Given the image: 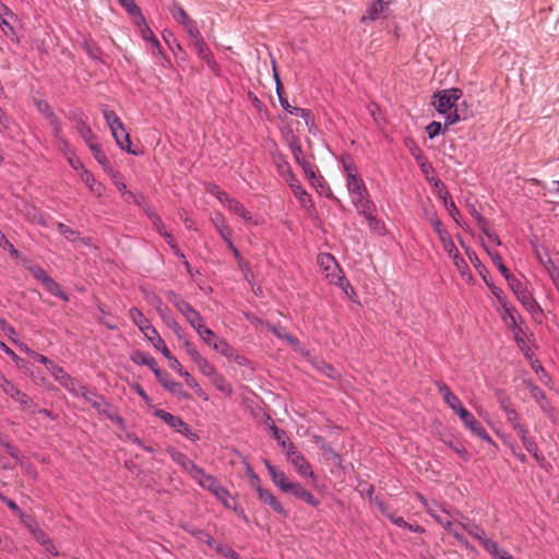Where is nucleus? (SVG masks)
Segmentation results:
<instances>
[{"label": "nucleus", "instance_id": "a878e982", "mask_svg": "<svg viewBox=\"0 0 559 559\" xmlns=\"http://www.w3.org/2000/svg\"><path fill=\"white\" fill-rule=\"evenodd\" d=\"M386 5L379 0H376L371 3V5L367 9L366 14L362 15L361 22L374 21L377 20L381 12L384 10Z\"/></svg>", "mask_w": 559, "mask_h": 559}, {"label": "nucleus", "instance_id": "cd10ccee", "mask_svg": "<svg viewBox=\"0 0 559 559\" xmlns=\"http://www.w3.org/2000/svg\"><path fill=\"white\" fill-rule=\"evenodd\" d=\"M82 181L90 188V190L96 194L102 193V185L98 183L94 175L87 169H83L80 174Z\"/></svg>", "mask_w": 559, "mask_h": 559}, {"label": "nucleus", "instance_id": "412c9836", "mask_svg": "<svg viewBox=\"0 0 559 559\" xmlns=\"http://www.w3.org/2000/svg\"><path fill=\"white\" fill-rule=\"evenodd\" d=\"M211 221L223 240L225 242L229 241V239H231L233 230L226 223L225 217L221 213H216Z\"/></svg>", "mask_w": 559, "mask_h": 559}, {"label": "nucleus", "instance_id": "de8ad7c7", "mask_svg": "<svg viewBox=\"0 0 559 559\" xmlns=\"http://www.w3.org/2000/svg\"><path fill=\"white\" fill-rule=\"evenodd\" d=\"M181 25L183 26V28L189 34V36L191 37L192 40L201 36V34L198 29V26H197V22L193 21L192 19H190L187 23L181 24Z\"/></svg>", "mask_w": 559, "mask_h": 559}, {"label": "nucleus", "instance_id": "39448f33", "mask_svg": "<svg viewBox=\"0 0 559 559\" xmlns=\"http://www.w3.org/2000/svg\"><path fill=\"white\" fill-rule=\"evenodd\" d=\"M129 317L144 336L152 343L155 349L162 353L164 348H167L164 340L159 336L156 329L150 324L148 320L138 308H131L129 310Z\"/></svg>", "mask_w": 559, "mask_h": 559}, {"label": "nucleus", "instance_id": "6e6552de", "mask_svg": "<svg viewBox=\"0 0 559 559\" xmlns=\"http://www.w3.org/2000/svg\"><path fill=\"white\" fill-rule=\"evenodd\" d=\"M287 457L301 477H314L310 463L299 451L296 450L294 444H289Z\"/></svg>", "mask_w": 559, "mask_h": 559}, {"label": "nucleus", "instance_id": "052dcab7", "mask_svg": "<svg viewBox=\"0 0 559 559\" xmlns=\"http://www.w3.org/2000/svg\"><path fill=\"white\" fill-rule=\"evenodd\" d=\"M185 347H186L187 354L191 357V359L194 362H197L202 357L201 354L199 353V350L195 348V346L192 343L186 342Z\"/></svg>", "mask_w": 559, "mask_h": 559}, {"label": "nucleus", "instance_id": "c03bdc74", "mask_svg": "<svg viewBox=\"0 0 559 559\" xmlns=\"http://www.w3.org/2000/svg\"><path fill=\"white\" fill-rule=\"evenodd\" d=\"M29 273L39 281L43 285L46 283V281L50 277L46 271L39 266H28Z\"/></svg>", "mask_w": 559, "mask_h": 559}, {"label": "nucleus", "instance_id": "c756f323", "mask_svg": "<svg viewBox=\"0 0 559 559\" xmlns=\"http://www.w3.org/2000/svg\"><path fill=\"white\" fill-rule=\"evenodd\" d=\"M484 548L492 556H495L497 559H512V556L501 549L498 544L491 539H488L485 542Z\"/></svg>", "mask_w": 559, "mask_h": 559}, {"label": "nucleus", "instance_id": "b1692460", "mask_svg": "<svg viewBox=\"0 0 559 559\" xmlns=\"http://www.w3.org/2000/svg\"><path fill=\"white\" fill-rule=\"evenodd\" d=\"M132 360L138 365H143V366L150 367L154 373H155V370H159L155 358L146 353L135 352L132 355Z\"/></svg>", "mask_w": 559, "mask_h": 559}, {"label": "nucleus", "instance_id": "c9c22d12", "mask_svg": "<svg viewBox=\"0 0 559 559\" xmlns=\"http://www.w3.org/2000/svg\"><path fill=\"white\" fill-rule=\"evenodd\" d=\"M195 365L198 366L199 370L206 376L207 378H211L215 372L216 369L213 365L209 362V360L204 357H201Z\"/></svg>", "mask_w": 559, "mask_h": 559}, {"label": "nucleus", "instance_id": "5fc2aeb1", "mask_svg": "<svg viewBox=\"0 0 559 559\" xmlns=\"http://www.w3.org/2000/svg\"><path fill=\"white\" fill-rule=\"evenodd\" d=\"M142 36L145 40L151 43L153 49L159 50V41L150 28L146 27L142 29Z\"/></svg>", "mask_w": 559, "mask_h": 559}, {"label": "nucleus", "instance_id": "603ef678", "mask_svg": "<svg viewBox=\"0 0 559 559\" xmlns=\"http://www.w3.org/2000/svg\"><path fill=\"white\" fill-rule=\"evenodd\" d=\"M289 180V185L293 189V192L294 194L300 200V201H304V199L308 195L307 192L302 189V187L300 186V183L295 179H288Z\"/></svg>", "mask_w": 559, "mask_h": 559}, {"label": "nucleus", "instance_id": "5701e85b", "mask_svg": "<svg viewBox=\"0 0 559 559\" xmlns=\"http://www.w3.org/2000/svg\"><path fill=\"white\" fill-rule=\"evenodd\" d=\"M78 392H71L74 395L82 396L84 400L90 402L96 409H99L103 403V399L97 396L94 392L90 391L86 386L78 382Z\"/></svg>", "mask_w": 559, "mask_h": 559}, {"label": "nucleus", "instance_id": "09e8293b", "mask_svg": "<svg viewBox=\"0 0 559 559\" xmlns=\"http://www.w3.org/2000/svg\"><path fill=\"white\" fill-rule=\"evenodd\" d=\"M198 334L211 347L213 346L214 340H218V337L214 334V332L206 326H204L202 330H200V332Z\"/></svg>", "mask_w": 559, "mask_h": 559}, {"label": "nucleus", "instance_id": "dca6fc26", "mask_svg": "<svg viewBox=\"0 0 559 559\" xmlns=\"http://www.w3.org/2000/svg\"><path fill=\"white\" fill-rule=\"evenodd\" d=\"M225 206H227L230 212L241 217L245 223L253 225L257 224V221L253 218L251 212H249L245 207V205L237 201L236 199L230 198L229 200H227Z\"/></svg>", "mask_w": 559, "mask_h": 559}, {"label": "nucleus", "instance_id": "0eeeda50", "mask_svg": "<svg viewBox=\"0 0 559 559\" xmlns=\"http://www.w3.org/2000/svg\"><path fill=\"white\" fill-rule=\"evenodd\" d=\"M457 416L463 423L464 427L468 429L474 436L480 438L481 440L488 443H493L491 437L487 433L481 424L466 408L461 409Z\"/></svg>", "mask_w": 559, "mask_h": 559}, {"label": "nucleus", "instance_id": "2eb2a0df", "mask_svg": "<svg viewBox=\"0 0 559 559\" xmlns=\"http://www.w3.org/2000/svg\"><path fill=\"white\" fill-rule=\"evenodd\" d=\"M1 388L2 390L4 391V393H7L8 395H10L12 399H14L16 402H19L21 405H24V406H29L32 404V399L25 394L24 392H22L21 390H19L12 382H10L9 380H3L1 382Z\"/></svg>", "mask_w": 559, "mask_h": 559}, {"label": "nucleus", "instance_id": "f8f14e48", "mask_svg": "<svg viewBox=\"0 0 559 559\" xmlns=\"http://www.w3.org/2000/svg\"><path fill=\"white\" fill-rule=\"evenodd\" d=\"M50 374L69 392H78V381L72 379L60 366L53 364L48 369Z\"/></svg>", "mask_w": 559, "mask_h": 559}, {"label": "nucleus", "instance_id": "4be33fe9", "mask_svg": "<svg viewBox=\"0 0 559 559\" xmlns=\"http://www.w3.org/2000/svg\"><path fill=\"white\" fill-rule=\"evenodd\" d=\"M201 487L207 489L213 493V491L221 485L212 475L207 474L203 468H201L198 474L192 477Z\"/></svg>", "mask_w": 559, "mask_h": 559}, {"label": "nucleus", "instance_id": "7c9ffc66", "mask_svg": "<svg viewBox=\"0 0 559 559\" xmlns=\"http://www.w3.org/2000/svg\"><path fill=\"white\" fill-rule=\"evenodd\" d=\"M212 348L228 358H233L235 355V349L222 338L214 340Z\"/></svg>", "mask_w": 559, "mask_h": 559}, {"label": "nucleus", "instance_id": "58836bf2", "mask_svg": "<svg viewBox=\"0 0 559 559\" xmlns=\"http://www.w3.org/2000/svg\"><path fill=\"white\" fill-rule=\"evenodd\" d=\"M57 228L59 233L70 241H75L79 238V233L76 230H73L62 223H57Z\"/></svg>", "mask_w": 559, "mask_h": 559}, {"label": "nucleus", "instance_id": "a211bd4d", "mask_svg": "<svg viewBox=\"0 0 559 559\" xmlns=\"http://www.w3.org/2000/svg\"><path fill=\"white\" fill-rule=\"evenodd\" d=\"M257 492H258V496H259V499L269 504L274 512L278 513V514H283V515H286V511L284 510L283 506L277 501V499L274 497V495L267 490V489H264L260 486H257Z\"/></svg>", "mask_w": 559, "mask_h": 559}, {"label": "nucleus", "instance_id": "69168bd1", "mask_svg": "<svg viewBox=\"0 0 559 559\" xmlns=\"http://www.w3.org/2000/svg\"><path fill=\"white\" fill-rule=\"evenodd\" d=\"M0 330L10 338L16 334L14 328L10 325L4 319H0Z\"/></svg>", "mask_w": 559, "mask_h": 559}, {"label": "nucleus", "instance_id": "ea45409f", "mask_svg": "<svg viewBox=\"0 0 559 559\" xmlns=\"http://www.w3.org/2000/svg\"><path fill=\"white\" fill-rule=\"evenodd\" d=\"M88 146L92 150L96 160L104 166H108L109 162H108L105 153L102 151V147L96 143H90Z\"/></svg>", "mask_w": 559, "mask_h": 559}, {"label": "nucleus", "instance_id": "37998d69", "mask_svg": "<svg viewBox=\"0 0 559 559\" xmlns=\"http://www.w3.org/2000/svg\"><path fill=\"white\" fill-rule=\"evenodd\" d=\"M189 323L192 325V328L199 333L200 330H202L205 325L203 324V319L201 318V316L199 314L198 311H193L192 313H190L189 317L186 318Z\"/></svg>", "mask_w": 559, "mask_h": 559}, {"label": "nucleus", "instance_id": "864d4df0", "mask_svg": "<svg viewBox=\"0 0 559 559\" xmlns=\"http://www.w3.org/2000/svg\"><path fill=\"white\" fill-rule=\"evenodd\" d=\"M430 224L432 225L435 231L437 233L438 237L441 238L444 235L449 234L447 229L443 227V224L441 221L435 215L430 218Z\"/></svg>", "mask_w": 559, "mask_h": 559}, {"label": "nucleus", "instance_id": "e433bc0d", "mask_svg": "<svg viewBox=\"0 0 559 559\" xmlns=\"http://www.w3.org/2000/svg\"><path fill=\"white\" fill-rule=\"evenodd\" d=\"M443 249L447 251L449 257H456V253H459V250L456 249L450 234L444 235L443 237L439 238Z\"/></svg>", "mask_w": 559, "mask_h": 559}, {"label": "nucleus", "instance_id": "aec40b11", "mask_svg": "<svg viewBox=\"0 0 559 559\" xmlns=\"http://www.w3.org/2000/svg\"><path fill=\"white\" fill-rule=\"evenodd\" d=\"M287 492L293 493L295 497L301 499L310 506L316 507L319 503L318 499L298 483H293Z\"/></svg>", "mask_w": 559, "mask_h": 559}, {"label": "nucleus", "instance_id": "f704fd0d", "mask_svg": "<svg viewBox=\"0 0 559 559\" xmlns=\"http://www.w3.org/2000/svg\"><path fill=\"white\" fill-rule=\"evenodd\" d=\"M522 443L536 461H544V456L539 452L538 447L532 437L523 440Z\"/></svg>", "mask_w": 559, "mask_h": 559}, {"label": "nucleus", "instance_id": "79ce46f5", "mask_svg": "<svg viewBox=\"0 0 559 559\" xmlns=\"http://www.w3.org/2000/svg\"><path fill=\"white\" fill-rule=\"evenodd\" d=\"M162 354L164 355L165 358H167L168 362H169V366L176 370L179 374H181V372H183L185 370L182 369V366L181 364L178 361V359L176 357H174L169 349L168 348H164V350L162 352Z\"/></svg>", "mask_w": 559, "mask_h": 559}, {"label": "nucleus", "instance_id": "1a4fd4ad", "mask_svg": "<svg viewBox=\"0 0 559 559\" xmlns=\"http://www.w3.org/2000/svg\"><path fill=\"white\" fill-rule=\"evenodd\" d=\"M156 416L164 420L167 425L176 429L178 432L185 435L187 438L193 440L195 435L190 430L189 426L178 416H175L164 409H157Z\"/></svg>", "mask_w": 559, "mask_h": 559}, {"label": "nucleus", "instance_id": "ddd939ff", "mask_svg": "<svg viewBox=\"0 0 559 559\" xmlns=\"http://www.w3.org/2000/svg\"><path fill=\"white\" fill-rule=\"evenodd\" d=\"M266 469L269 472V475L272 478V481L284 492L288 491V488L293 484L290 481L286 474L283 471L277 469L274 465H272L270 462H265Z\"/></svg>", "mask_w": 559, "mask_h": 559}, {"label": "nucleus", "instance_id": "a19ab883", "mask_svg": "<svg viewBox=\"0 0 559 559\" xmlns=\"http://www.w3.org/2000/svg\"><path fill=\"white\" fill-rule=\"evenodd\" d=\"M194 49L202 57L206 58L210 55L209 47L202 36L192 40Z\"/></svg>", "mask_w": 559, "mask_h": 559}, {"label": "nucleus", "instance_id": "0e129e2a", "mask_svg": "<svg viewBox=\"0 0 559 559\" xmlns=\"http://www.w3.org/2000/svg\"><path fill=\"white\" fill-rule=\"evenodd\" d=\"M442 130V126L438 121H432L427 126V132L429 133V136L432 139L437 136Z\"/></svg>", "mask_w": 559, "mask_h": 559}, {"label": "nucleus", "instance_id": "9b49d317", "mask_svg": "<svg viewBox=\"0 0 559 559\" xmlns=\"http://www.w3.org/2000/svg\"><path fill=\"white\" fill-rule=\"evenodd\" d=\"M275 76H277L275 74ZM281 90H282V84L278 80V78H276V91H277V94H278V99H280V104L282 105V107L287 110L289 114L296 116V117H300L305 120L306 124L308 126L310 120H311V112L307 109H304V108H299V107H296V106H292L288 100L283 97L282 93H281Z\"/></svg>", "mask_w": 559, "mask_h": 559}, {"label": "nucleus", "instance_id": "f3484780", "mask_svg": "<svg viewBox=\"0 0 559 559\" xmlns=\"http://www.w3.org/2000/svg\"><path fill=\"white\" fill-rule=\"evenodd\" d=\"M372 207H373V204L371 202L367 205H364L362 209H357V212L359 214L364 215V217L368 222L370 229H372L373 231H376L378 234H382L384 231V224L381 221H379L377 217L373 216Z\"/></svg>", "mask_w": 559, "mask_h": 559}, {"label": "nucleus", "instance_id": "473e14b6", "mask_svg": "<svg viewBox=\"0 0 559 559\" xmlns=\"http://www.w3.org/2000/svg\"><path fill=\"white\" fill-rule=\"evenodd\" d=\"M44 287L50 294H52L55 296H58V297H60L63 300H68L67 294L63 293V290L61 289L60 285L57 282H55V280H52L51 277H49L46 281V283L44 284Z\"/></svg>", "mask_w": 559, "mask_h": 559}, {"label": "nucleus", "instance_id": "2f4dec72", "mask_svg": "<svg viewBox=\"0 0 559 559\" xmlns=\"http://www.w3.org/2000/svg\"><path fill=\"white\" fill-rule=\"evenodd\" d=\"M170 13L173 17L180 24L187 23L191 17L187 14L185 9L177 2L170 7Z\"/></svg>", "mask_w": 559, "mask_h": 559}, {"label": "nucleus", "instance_id": "9d476101", "mask_svg": "<svg viewBox=\"0 0 559 559\" xmlns=\"http://www.w3.org/2000/svg\"><path fill=\"white\" fill-rule=\"evenodd\" d=\"M318 264L323 270L329 281H335V278H338L336 275L342 273L334 257L330 253H320L318 255Z\"/></svg>", "mask_w": 559, "mask_h": 559}, {"label": "nucleus", "instance_id": "bf43d9fd", "mask_svg": "<svg viewBox=\"0 0 559 559\" xmlns=\"http://www.w3.org/2000/svg\"><path fill=\"white\" fill-rule=\"evenodd\" d=\"M380 508H381L382 512L385 513L386 516L391 520L392 523H394L395 525H397L400 527H406L407 526V522L402 516H396L395 514L390 513V512L386 513V511L382 507V504H380Z\"/></svg>", "mask_w": 559, "mask_h": 559}, {"label": "nucleus", "instance_id": "774afa93", "mask_svg": "<svg viewBox=\"0 0 559 559\" xmlns=\"http://www.w3.org/2000/svg\"><path fill=\"white\" fill-rule=\"evenodd\" d=\"M120 4L131 14L140 13L139 8L135 5L134 0H119Z\"/></svg>", "mask_w": 559, "mask_h": 559}, {"label": "nucleus", "instance_id": "6ab92c4d", "mask_svg": "<svg viewBox=\"0 0 559 559\" xmlns=\"http://www.w3.org/2000/svg\"><path fill=\"white\" fill-rule=\"evenodd\" d=\"M155 376L158 382L171 393L186 396V394L181 391V386L178 382H176L167 373L159 370H155Z\"/></svg>", "mask_w": 559, "mask_h": 559}, {"label": "nucleus", "instance_id": "338daca9", "mask_svg": "<svg viewBox=\"0 0 559 559\" xmlns=\"http://www.w3.org/2000/svg\"><path fill=\"white\" fill-rule=\"evenodd\" d=\"M521 441L531 438L528 436V428L523 424H516L513 428Z\"/></svg>", "mask_w": 559, "mask_h": 559}, {"label": "nucleus", "instance_id": "680f3d73", "mask_svg": "<svg viewBox=\"0 0 559 559\" xmlns=\"http://www.w3.org/2000/svg\"><path fill=\"white\" fill-rule=\"evenodd\" d=\"M272 331H273V333H274L277 337H280V338H285V340H287L290 344H294V343L296 342V340H295L292 335H289L288 333H286V331H285L283 328H281V326H273V328H272Z\"/></svg>", "mask_w": 559, "mask_h": 559}, {"label": "nucleus", "instance_id": "4d7b16f0", "mask_svg": "<svg viewBox=\"0 0 559 559\" xmlns=\"http://www.w3.org/2000/svg\"><path fill=\"white\" fill-rule=\"evenodd\" d=\"M216 550L227 559H240L239 555L228 546L219 545Z\"/></svg>", "mask_w": 559, "mask_h": 559}, {"label": "nucleus", "instance_id": "6e6d98bb", "mask_svg": "<svg viewBox=\"0 0 559 559\" xmlns=\"http://www.w3.org/2000/svg\"><path fill=\"white\" fill-rule=\"evenodd\" d=\"M226 243H227L228 248L230 249V251L233 252L234 257L237 259L239 267L242 271H245L247 263L243 261L242 257L240 255L239 250L234 246L233 240L229 239V241H226Z\"/></svg>", "mask_w": 559, "mask_h": 559}, {"label": "nucleus", "instance_id": "72a5a7b5", "mask_svg": "<svg viewBox=\"0 0 559 559\" xmlns=\"http://www.w3.org/2000/svg\"><path fill=\"white\" fill-rule=\"evenodd\" d=\"M492 262L498 266L500 273L503 275V277L509 281V278L514 277L515 275L511 274V272L508 270V267L503 264L502 259L498 252H489Z\"/></svg>", "mask_w": 559, "mask_h": 559}, {"label": "nucleus", "instance_id": "49530a36", "mask_svg": "<svg viewBox=\"0 0 559 559\" xmlns=\"http://www.w3.org/2000/svg\"><path fill=\"white\" fill-rule=\"evenodd\" d=\"M78 131L88 145L90 143H93L92 140L94 138V134L92 129L86 123L81 122L78 127Z\"/></svg>", "mask_w": 559, "mask_h": 559}, {"label": "nucleus", "instance_id": "f257e3e1", "mask_svg": "<svg viewBox=\"0 0 559 559\" xmlns=\"http://www.w3.org/2000/svg\"><path fill=\"white\" fill-rule=\"evenodd\" d=\"M461 96L462 91L460 88L442 90L433 95L432 104L435 108L439 114L447 115L444 121L445 129L456 123L461 119L460 115L457 114V110H452L456 102L461 98Z\"/></svg>", "mask_w": 559, "mask_h": 559}, {"label": "nucleus", "instance_id": "e2e57ef3", "mask_svg": "<svg viewBox=\"0 0 559 559\" xmlns=\"http://www.w3.org/2000/svg\"><path fill=\"white\" fill-rule=\"evenodd\" d=\"M453 260L454 265L456 266L457 271L462 274H465V271L467 270V264L465 260L460 255V253H456V257H450Z\"/></svg>", "mask_w": 559, "mask_h": 559}, {"label": "nucleus", "instance_id": "8fccbe9b", "mask_svg": "<svg viewBox=\"0 0 559 559\" xmlns=\"http://www.w3.org/2000/svg\"><path fill=\"white\" fill-rule=\"evenodd\" d=\"M272 432L278 444L287 451L290 443H288L285 439V431L278 429L276 426H273Z\"/></svg>", "mask_w": 559, "mask_h": 559}, {"label": "nucleus", "instance_id": "393cba45", "mask_svg": "<svg viewBox=\"0 0 559 559\" xmlns=\"http://www.w3.org/2000/svg\"><path fill=\"white\" fill-rule=\"evenodd\" d=\"M287 141H288V146L292 151V154H293L295 160L299 165H302L305 162H307L305 158V155H304L302 147H301L298 139L294 134H290V136L287 139Z\"/></svg>", "mask_w": 559, "mask_h": 559}, {"label": "nucleus", "instance_id": "13d9d810", "mask_svg": "<svg viewBox=\"0 0 559 559\" xmlns=\"http://www.w3.org/2000/svg\"><path fill=\"white\" fill-rule=\"evenodd\" d=\"M336 276L338 278H335V281H330V283L340 286L345 292V294H348V289H352V286L349 282L344 277L343 272L338 273Z\"/></svg>", "mask_w": 559, "mask_h": 559}, {"label": "nucleus", "instance_id": "4468645a", "mask_svg": "<svg viewBox=\"0 0 559 559\" xmlns=\"http://www.w3.org/2000/svg\"><path fill=\"white\" fill-rule=\"evenodd\" d=\"M170 457L177 464H179L191 477H193L201 469L193 461H191L186 454L171 450L169 451Z\"/></svg>", "mask_w": 559, "mask_h": 559}, {"label": "nucleus", "instance_id": "a18cd8bd", "mask_svg": "<svg viewBox=\"0 0 559 559\" xmlns=\"http://www.w3.org/2000/svg\"><path fill=\"white\" fill-rule=\"evenodd\" d=\"M445 444L449 445L451 450H453L456 454H459L463 460L467 461L469 454L467 450L459 442L445 441Z\"/></svg>", "mask_w": 559, "mask_h": 559}, {"label": "nucleus", "instance_id": "3c124183", "mask_svg": "<svg viewBox=\"0 0 559 559\" xmlns=\"http://www.w3.org/2000/svg\"><path fill=\"white\" fill-rule=\"evenodd\" d=\"M445 404L456 414L459 415L461 409L465 407L462 405L461 401L455 394H452L449 400L445 401Z\"/></svg>", "mask_w": 559, "mask_h": 559}, {"label": "nucleus", "instance_id": "20e7f679", "mask_svg": "<svg viewBox=\"0 0 559 559\" xmlns=\"http://www.w3.org/2000/svg\"><path fill=\"white\" fill-rule=\"evenodd\" d=\"M102 112L107 122V126L110 129L111 135L116 140L117 145L128 153L135 154V152L131 150L130 135L117 114L108 106H103Z\"/></svg>", "mask_w": 559, "mask_h": 559}, {"label": "nucleus", "instance_id": "7ed1b4c3", "mask_svg": "<svg viewBox=\"0 0 559 559\" xmlns=\"http://www.w3.org/2000/svg\"><path fill=\"white\" fill-rule=\"evenodd\" d=\"M346 173L347 190L350 194L352 202L357 209L371 203L368 199V191L362 178L359 176L357 168L353 164H344Z\"/></svg>", "mask_w": 559, "mask_h": 559}, {"label": "nucleus", "instance_id": "f03ea898", "mask_svg": "<svg viewBox=\"0 0 559 559\" xmlns=\"http://www.w3.org/2000/svg\"><path fill=\"white\" fill-rule=\"evenodd\" d=\"M509 287L522 304V306L533 316L534 319L540 320L543 310L534 298L530 283L524 278L512 277L508 281Z\"/></svg>", "mask_w": 559, "mask_h": 559}, {"label": "nucleus", "instance_id": "4c0bfd02", "mask_svg": "<svg viewBox=\"0 0 559 559\" xmlns=\"http://www.w3.org/2000/svg\"><path fill=\"white\" fill-rule=\"evenodd\" d=\"M213 495L226 507L230 508V493L229 491L219 485L214 491Z\"/></svg>", "mask_w": 559, "mask_h": 559}, {"label": "nucleus", "instance_id": "423d86ee", "mask_svg": "<svg viewBox=\"0 0 559 559\" xmlns=\"http://www.w3.org/2000/svg\"><path fill=\"white\" fill-rule=\"evenodd\" d=\"M426 511L440 525H448L455 516L443 506L436 501L428 502L421 495L418 496Z\"/></svg>", "mask_w": 559, "mask_h": 559}, {"label": "nucleus", "instance_id": "bb28decb", "mask_svg": "<svg viewBox=\"0 0 559 559\" xmlns=\"http://www.w3.org/2000/svg\"><path fill=\"white\" fill-rule=\"evenodd\" d=\"M461 526L472 537L479 540L483 546L485 545V542L488 540V538H486L485 531L481 527H479L477 524L468 522V523L461 524Z\"/></svg>", "mask_w": 559, "mask_h": 559}, {"label": "nucleus", "instance_id": "c85d7f7f", "mask_svg": "<svg viewBox=\"0 0 559 559\" xmlns=\"http://www.w3.org/2000/svg\"><path fill=\"white\" fill-rule=\"evenodd\" d=\"M213 385L221 392L230 395L233 393L231 385L225 377L217 371L210 378Z\"/></svg>", "mask_w": 559, "mask_h": 559}]
</instances>
